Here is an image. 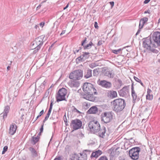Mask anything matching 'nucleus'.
Instances as JSON below:
<instances>
[{
    "label": "nucleus",
    "mask_w": 160,
    "mask_h": 160,
    "mask_svg": "<svg viewBox=\"0 0 160 160\" xmlns=\"http://www.w3.org/2000/svg\"><path fill=\"white\" fill-rule=\"evenodd\" d=\"M128 87L125 86L119 92V95L120 96L124 97L127 95L128 93Z\"/></svg>",
    "instance_id": "nucleus-18"
},
{
    "label": "nucleus",
    "mask_w": 160,
    "mask_h": 160,
    "mask_svg": "<svg viewBox=\"0 0 160 160\" xmlns=\"http://www.w3.org/2000/svg\"><path fill=\"white\" fill-rule=\"evenodd\" d=\"M53 100H51V103L50 105V107H52V108L53 106Z\"/></svg>",
    "instance_id": "nucleus-55"
},
{
    "label": "nucleus",
    "mask_w": 160,
    "mask_h": 160,
    "mask_svg": "<svg viewBox=\"0 0 160 160\" xmlns=\"http://www.w3.org/2000/svg\"><path fill=\"white\" fill-rule=\"evenodd\" d=\"M121 49H119L118 50H112V52L115 54H118L121 51Z\"/></svg>",
    "instance_id": "nucleus-40"
},
{
    "label": "nucleus",
    "mask_w": 160,
    "mask_h": 160,
    "mask_svg": "<svg viewBox=\"0 0 160 160\" xmlns=\"http://www.w3.org/2000/svg\"><path fill=\"white\" fill-rule=\"evenodd\" d=\"M104 74L105 76L111 78H113L114 76V72L112 70L106 71Z\"/></svg>",
    "instance_id": "nucleus-23"
},
{
    "label": "nucleus",
    "mask_w": 160,
    "mask_h": 160,
    "mask_svg": "<svg viewBox=\"0 0 160 160\" xmlns=\"http://www.w3.org/2000/svg\"><path fill=\"white\" fill-rule=\"evenodd\" d=\"M87 38H85L84 40L82 42L81 45L83 47L84 49H88L91 48L92 46L94 44L91 41L89 42V43L87 44Z\"/></svg>",
    "instance_id": "nucleus-13"
},
{
    "label": "nucleus",
    "mask_w": 160,
    "mask_h": 160,
    "mask_svg": "<svg viewBox=\"0 0 160 160\" xmlns=\"http://www.w3.org/2000/svg\"><path fill=\"white\" fill-rule=\"evenodd\" d=\"M91 151L88 150H84L81 153V160H87V156L90 154Z\"/></svg>",
    "instance_id": "nucleus-16"
},
{
    "label": "nucleus",
    "mask_w": 160,
    "mask_h": 160,
    "mask_svg": "<svg viewBox=\"0 0 160 160\" xmlns=\"http://www.w3.org/2000/svg\"><path fill=\"white\" fill-rule=\"evenodd\" d=\"M17 125L14 123H12L10 125L9 130V133L11 135H13L16 132L17 129Z\"/></svg>",
    "instance_id": "nucleus-17"
},
{
    "label": "nucleus",
    "mask_w": 160,
    "mask_h": 160,
    "mask_svg": "<svg viewBox=\"0 0 160 160\" xmlns=\"http://www.w3.org/2000/svg\"><path fill=\"white\" fill-rule=\"evenodd\" d=\"M66 31L65 30H63L62 32L60 34V36L62 35V34H64L65 33Z\"/></svg>",
    "instance_id": "nucleus-63"
},
{
    "label": "nucleus",
    "mask_w": 160,
    "mask_h": 160,
    "mask_svg": "<svg viewBox=\"0 0 160 160\" xmlns=\"http://www.w3.org/2000/svg\"><path fill=\"white\" fill-rule=\"evenodd\" d=\"M53 100H51V103L50 105V107H52V108L53 106Z\"/></svg>",
    "instance_id": "nucleus-54"
},
{
    "label": "nucleus",
    "mask_w": 160,
    "mask_h": 160,
    "mask_svg": "<svg viewBox=\"0 0 160 160\" xmlns=\"http://www.w3.org/2000/svg\"><path fill=\"white\" fill-rule=\"evenodd\" d=\"M82 89L87 94H95L97 93L96 90L93 85L89 83H85L83 85Z\"/></svg>",
    "instance_id": "nucleus-5"
},
{
    "label": "nucleus",
    "mask_w": 160,
    "mask_h": 160,
    "mask_svg": "<svg viewBox=\"0 0 160 160\" xmlns=\"http://www.w3.org/2000/svg\"><path fill=\"white\" fill-rule=\"evenodd\" d=\"M28 149L31 152L32 158H34L38 156V153L33 148L30 147L28 148Z\"/></svg>",
    "instance_id": "nucleus-22"
},
{
    "label": "nucleus",
    "mask_w": 160,
    "mask_h": 160,
    "mask_svg": "<svg viewBox=\"0 0 160 160\" xmlns=\"http://www.w3.org/2000/svg\"><path fill=\"white\" fill-rule=\"evenodd\" d=\"M54 43H54L53 44H52L50 46V47H49V48L48 49V51L49 52H50V51L52 49V48L53 46H54Z\"/></svg>",
    "instance_id": "nucleus-45"
},
{
    "label": "nucleus",
    "mask_w": 160,
    "mask_h": 160,
    "mask_svg": "<svg viewBox=\"0 0 160 160\" xmlns=\"http://www.w3.org/2000/svg\"><path fill=\"white\" fill-rule=\"evenodd\" d=\"M98 66V64L96 63H92L89 65V67L92 68H93Z\"/></svg>",
    "instance_id": "nucleus-38"
},
{
    "label": "nucleus",
    "mask_w": 160,
    "mask_h": 160,
    "mask_svg": "<svg viewBox=\"0 0 160 160\" xmlns=\"http://www.w3.org/2000/svg\"><path fill=\"white\" fill-rule=\"evenodd\" d=\"M45 23L44 22H40L39 24V25L40 26H41L42 28L44 25Z\"/></svg>",
    "instance_id": "nucleus-49"
},
{
    "label": "nucleus",
    "mask_w": 160,
    "mask_h": 160,
    "mask_svg": "<svg viewBox=\"0 0 160 160\" xmlns=\"http://www.w3.org/2000/svg\"><path fill=\"white\" fill-rule=\"evenodd\" d=\"M32 48H33L32 49H34L32 52V54H35L37 52H38L41 48L39 47V46L38 47L37 46H34Z\"/></svg>",
    "instance_id": "nucleus-30"
},
{
    "label": "nucleus",
    "mask_w": 160,
    "mask_h": 160,
    "mask_svg": "<svg viewBox=\"0 0 160 160\" xmlns=\"http://www.w3.org/2000/svg\"><path fill=\"white\" fill-rule=\"evenodd\" d=\"M102 154V152L100 150H98L94 152H92L91 156V157L92 158H97L99 156Z\"/></svg>",
    "instance_id": "nucleus-24"
},
{
    "label": "nucleus",
    "mask_w": 160,
    "mask_h": 160,
    "mask_svg": "<svg viewBox=\"0 0 160 160\" xmlns=\"http://www.w3.org/2000/svg\"><path fill=\"white\" fill-rule=\"evenodd\" d=\"M141 149L139 147H136L130 149L129 151V155L131 158L133 160H137L139 157V153Z\"/></svg>",
    "instance_id": "nucleus-6"
},
{
    "label": "nucleus",
    "mask_w": 160,
    "mask_h": 160,
    "mask_svg": "<svg viewBox=\"0 0 160 160\" xmlns=\"http://www.w3.org/2000/svg\"><path fill=\"white\" fill-rule=\"evenodd\" d=\"M151 92H152V91L150 89H149V88H148V89L147 94H150V93H151Z\"/></svg>",
    "instance_id": "nucleus-59"
},
{
    "label": "nucleus",
    "mask_w": 160,
    "mask_h": 160,
    "mask_svg": "<svg viewBox=\"0 0 160 160\" xmlns=\"http://www.w3.org/2000/svg\"><path fill=\"white\" fill-rule=\"evenodd\" d=\"M69 78L74 80H79L80 79V70H74L70 74Z\"/></svg>",
    "instance_id": "nucleus-11"
},
{
    "label": "nucleus",
    "mask_w": 160,
    "mask_h": 160,
    "mask_svg": "<svg viewBox=\"0 0 160 160\" xmlns=\"http://www.w3.org/2000/svg\"><path fill=\"white\" fill-rule=\"evenodd\" d=\"M102 41H99L97 44L98 46H100L102 44Z\"/></svg>",
    "instance_id": "nucleus-56"
},
{
    "label": "nucleus",
    "mask_w": 160,
    "mask_h": 160,
    "mask_svg": "<svg viewBox=\"0 0 160 160\" xmlns=\"http://www.w3.org/2000/svg\"><path fill=\"white\" fill-rule=\"evenodd\" d=\"M10 109V107L9 106H6L5 107L4 110V113L3 114V118H6L7 117L8 113L9 112Z\"/></svg>",
    "instance_id": "nucleus-28"
},
{
    "label": "nucleus",
    "mask_w": 160,
    "mask_h": 160,
    "mask_svg": "<svg viewBox=\"0 0 160 160\" xmlns=\"http://www.w3.org/2000/svg\"><path fill=\"white\" fill-rule=\"evenodd\" d=\"M76 61L77 64L79 63L80 62V56L77 58L76 59Z\"/></svg>",
    "instance_id": "nucleus-47"
},
{
    "label": "nucleus",
    "mask_w": 160,
    "mask_h": 160,
    "mask_svg": "<svg viewBox=\"0 0 160 160\" xmlns=\"http://www.w3.org/2000/svg\"><path fill=\"white\" fill-rule=\"evenodd\" d=\"M134 80L137 82H141V80L140 79H139L138 78H137L136 77L134 76Z\"/></svg>",
    "instance_id": "nucleus-43"
},
{
    "label": "nucleus",
    "mask_w": 160,
    "mask_h": 160,
    "mask_svg": "<svg viewBox=\"0 0 160 160\" xmlns=\"http://www.w3.org/2000/svg\"><path fill=\"white\" fill-rule=\"evenodd\" d=\"M148 18L146 17L143 18L140 20L139 26V28L136 34L139 33L140 29L142 28L144 24L148 21Z\"/></svg>",
    "instance_id": "nucleus-15"
},
{
    "label": "nucleus",
    "mask_w": 160,
    "mask_h": 160,
    "mask_svg": "<svg viewBox=\"0 0 160 160\" xmlns=\"http://www.w3.org/2000/svg\"><path fill=\"white\" fill-rule=\"evenodd\" d=\"M132 90V96L133 98V102H135L137 98V95L135 93V91L134 90V87L133 84H132L131 86Z\"/></svg>",
    "instance_id": "nucleus-27"
},
{
    "label": "nucleus",
    "mask_w": 160,
    "mask_h": 160,
    "mask_svg": "<svg viewBox=\"0 0 160 160\" xmlns=\"http://www.w3.org/2000/svg\"><path fill=\"white\" fill-rule=\"evenodd\" d=\"M46 83V82H45V81H44V82L41 84L40 86L41 88H44Z\"/></svg>",
    "instance_id": "nucleus-46"
},
{
    "label": "nucleus",
    "mask_w": 160,
    "mask_h": 160,
    "mask_svg": "<svg viewBox=\"0 0 160 160\" xmlns=\"http://www.w3.org/2000/svg\"><path fill=\"white\" fill-rule=\"evenodd\" d=\"M90 106V104L87 102H84L82 103V108L84 109L85 110L88 109Z\"/></svg>",
    "instance_id": "nucleus-31"
},
{
    "label": "nucleus",
    "mask_w": 160,
    "mask_h": 160,
    "mask_svg": "<svg viewBox=\"0 0 160 160\" xmlns=\"http://www.w3.org/2000/svg\"><path fill=\"white\" fill-rule=\"evenodd\" d=\"M151 0H145L144 2V4H147Z\"/></svg>",
    "instance_id": "nucleus-58"
},
{
    "label": "nucleus",
    "mask_w": 160,
    "mask_h": 160,
    "mask_svg": "<svg viewBox=\"0 0 160 160\" xmlns=\"http://www.w3.org/2000/svg\"><path fill=\"white\" fill-rule=\"evenodd\" d=\"M44 38L45 36H41L36 38L35 40L31 43L32 47L34 46L41 48L43 44Z\"/></svg>",
    "instance_id": "nucleus-9"
},
{
    "label": "nucleus",
    "mask_w": 160,
    "mask_h": 160,
    "mask_svg": "<svg viewBox=\"0 0 160 160\" xmlns=\"http://www.w3.org/2000/svg\"><path fill=\"white\" fill-rule=\"evenodd\" d=\"M111 103L112 104L113 110L116 112L122 110L126 105L124 100L121 98L116 99L112 102Z\"/></svg>",
    "instance_id": "nucleus-2"
},
{
    "label": "nucleus",
    "mask_w": 160,
    "mask_h": 160,
    "mask_svg": "<svg viewBox=\"0 0 160 160\" xmlns=\"http://www.w3.org/2000/svg\"><path fill=\"white\" fill-rule=\"evenodd\" d=\"M109 152L110 154V156L112 157L115 156L118 154L117 152V149H111L109 150Z\"/></svg>",
    "instance_id": "nucleus-26"
},
{
    "label": "nucleus",
    "mask_w": 160,
    "mask_h": 160,
    "mask_svg": "<svg viewBox=\"0 0 160 160\" xmlns=\"http://www.w3.org/2000/svg\"><path fill=\"white\" fill-rule=\"evenodd\" d=\"M18 95V92L17 91H15L14 92V96L16 97H17Z\"/></svg>",
    "instance_id": "nucleus-48"
},
{
    "label": "nucleus",
    "mask_w": 160,
    "mask_h": 160,
    "mask_svg": "<svg viewBox=\"0 0 160 160\" xmlns=\"http://www.w3.org/2000/svg\"><path fill=\"white\" fill-rule=\"evenodd\" d=\"M107 96L111 98H114L117 97V94L116 91L113 90H109L107 92Z\"/></svg>",
    "instance_id": "nucleus-19"
},
{
    "label": "nucleus",
    "mask_w": 160,
    "mask_h": 160,
    "mask_svg": "<svg viewBox=\"0 0 160 160\" xmlns=\"http://www.w3.org/2000/svg\"><path fill=\"white\" fill-rule=\"evenodd\" d=\"M44 113V110H42L40 112L39 115L41 117Z\"/></svg>",
    "instance_id": "nucleus-53"
},
{
    "label": "nucleus",
    "mask_w": 160,
    "mask_h": 160,
    "mask_svg": "<svg viewBox=\"0 0 160 160\" xmlns=\"http://www.w3.org/2000/svg\"><path fill=\"white\" fill-rule=\"evenodd\" d=\"M88 127L91 131L93 133L98 132V135L100 137L103 138L105 136L106 128L103 127L101 128L100 125L98 121H92L90 122L88 124Z\"/></svg>",
    "instance_id": "nucleus-1"
},
{
    "label": "nucleus",
    "mask_w": 160,
    "mask_h": 160,
    "mask_svg": "<svg viewBox=\"0 0 160 160\" xmlns=\"http://www.w3.org/2000/svg\"><path fill=\"white\" fill-rule=\"evenodd\" d=\"M70 126L73 129L72 131L80 129V119H76L72 120L70 123Z\"/></svg>",
    "instance_id": "nucleus-10"
},
{
    "label": "nucleus",
    "mask_w": 160,
    "mask_h": 160,
    "mask_svg": "<svg viewBox=\"0 0 160 160\" xmlns=\"http://www.w3.org/2000/svg\"><path fill=\"white\" fill-rule=\"evenodd\" d=\"M147 99L149 100H152L153 98V96L152 94H147L146 95Z\"/></svg>",
    "instance_id": "nucleus-34"
},
{
    "label": "nucleus",
    "mask_w": 160,
    "mask_h": 160,
    "mask_svg": "<svg viewBox=\"0 0 160 160\" xmlns=\"http://www.w3.org/2000/svg\"><path fill=\"white\" fill-rule=\"evenodd\" d=\"M98 108L95 106H93L89 109L87 112L89 114H95L98 112Z\"/></svg>",
    "instance_id": "nucleus-21"
},
{
    "label": "nucleus",
    "mask_w": 160,
    "mask_h": 160,
    "mask_svg": "<svg viewBox=\"0 0 160 160\" xmlns=\"http://www.w3.org/2000/svg\"><path fill=\"white\" fill-rule=\"evenodd\" d=\"M8 147L7 146H5L3 148V150L2 152V154H4L5 152L7 151L8 150Z\"/></svg>",
    "instance_id": "nucleus-39"
},
{
    "label": "nucleus",
    "mask_w": 160,
    "mask_h": 160,
    "mask_svg": "<svg viewBox=\"0 0 160 160\" xmlns=\"http://www.w3.org/2000/svg\"><path fill=\"white\" fill-rule=\"evenodd\" d=\"M94 27L98 29V24L97 22H95L94 23Z\"/></svg>",
    "instance_id": "nucleus-52"
},
{
    "label": "nucleus",
    "mask_w": 160,
    "mask_h": 160,
    "mask_svg": "<svg viewBox=\"0 0 160 160\" xmlns=\"http://www.w3.org/2000/svg\"><path fill=\"white\" fill-rule=\"evenodd\" d=\"M49 92H46L44 94V95L43 97V98H47L48 97V96Z\"/></svg>",
    "instance_id": "nucleus-51"
},
{
    "label": "nucleus",
    "mask_w": 160,
    "mask_h": 160,
    "mask_svg": "<svg viewBox=\"0 0 160 160\" xmlns=\"http://www.w3.org/2000/svg\"><path fill=\"white\" fill-rule=\"evenodd\" d=\"M51 111H48V113H47L46 114V115H48V116L49 117V116H50V114H51Z\"/></svg>",
    "instance_id": "nucleus-61"
},
{
    "label": "nucleus",
    "mask_w": 160,
    "mask_h": 160,
    "mask_svg": "<svg viewBox=\"0 0 160 160\" xmlns=\"http://www.w3.org/2000/svg\"><path fill=\"white\" fill-rule=\"evenodd\" d=\"M56 123H57V122H53L52 123V124L53 125V127H54V129H55V128H56V126H55V125L56 124Z\"/></svg>",
    "instance_id": "nucleus-62"
},
{
    "label": "nucleus",
    "mask_w": 160,
    "mask_h": 160,
    "mask_svg": "<svg viewBox=\"0 0 160 160\" xmlns=\"http://www.w3.org/2000/svg\"><path fill=\"white\" fill-rule=\"evenodd\" d=\"M35 135L32 137V139L31 140V142L33 145H35L39 141L40 137L39 136H37L36 137H35Z\"/></svg>",
    "instance_id": "nucleus-25"
},
{
    "label": "nucleus",
    "mask_w": 160,
    "mask_h": 160,
    "mask_svg": "<svg viewBox=\"0 0 160 160\" xmlns=\"http://www.w3.org/2000/svg\"><path fill=\"white\" fill-rule=\"evenodd\" d=\"M32 158H29L28 157L26 158L25 159V160H33V159Z\"/></svg>",
    "instance_id": "nucleus-64"
},
{
    "label": "nucleus",
    "mask_w": 160,
    "mask_h": 160,
    "mask_svg": "<svg viewBox=\"0 0 160 160\" xmlns=\"http://www.w3.org/2000/svg\"><path fill=\"white\" fill-rule=\"evenodd\" d=\"M80 143V141L79 140L77 139V140L75 142L74 146L76 149H78V147L79 146V144Z\"/></svg>",
    "instance_id": "nucleus-33"
},
{
    "label": "nucleus",
    "mask_w": 160,
    "mask_h": 160,
    "mask_svg": "<svg viewBox=\"0 0 160 160\" xmlns=\"http://www.w3.org/2000/svg\"><path fill=\"white\" fill-rule=\"evenodd\" d=\"M98 160H108L106 156H102Z\"/></svg>",
    "instance_id": "nucleus-42"
},
{
    "label": "nucleus",
    "mask_w": 160,
    "mask_h": 160,
    "mask_svg": "<svg viewBox=\"0 0 160 160\" xmlns=\"http://www.w3.org/2000/svg\"><path fill=\"white\" fill-rule=\"evenodd\" d=\"M92 75V70L90 69H88L86 74L85 75L84 77L86 78H88L91 77Z\"/></svg>",
    "instance_id": "nucleus-29"
},
{
    "label": "nucleus",
    "mask_w": 160,
    "mask_h": 160,
    "mask_svg": "<svg viewBox=\"0 0 160 160\" xmlns=\"http://www.w3.org/2000/svg\"><path fill=\"white\" fill-rule=\"evenodd\" d=\"M152 41L150 37H148L143 39V47L147 50L153 52L157 53V51L154 48H157L154 44Z\"/></svg>",
    "instance_id": "nucleus-3"
},
{
    "label": "nucleus",
    "mask_w": 160,
    "mask_h": 160,
    "mask_svg": "<svg viewBox=\"0 0 160 160\" xmlns=\"http://www.w3.org/2000/svg\"><path fill=\"white\" fill-rule=\"evenodd\" d=\"M69 85L71 88L78 87L80 85V82L77 80H70L68 82Z\"/></svg>",
    "instance_id": "nucleus-20"
},
{
    "label": "nucleus",
    "mask_w": 160,
    "mask_h": 160,
    "mask_svg": "<svg viewBox=\"0 0 160 160\" xmlns=\"http://www.w3.org/2000/svg\"><path fill=\"white\" fill-rule=\"evenodd\" d=\"M68 6H69V3H68L67 5L66 6L64 7L63 8V10H65L67 8H68Z\"/></svg>",
    "instance_id": "nucleus-60"
},
{
    "label": "nucleus",
    "mask_w": 160,
    "mask_h": 160,
    "mask_svg": "<svg viewBox=\"0 0 160 160\" xmlns=\"http://www.w3.org/2000/svg\"><path fill=\"white\" fill-rule=\"evenodd\" d=\"M61 158L60 156H58V157H56L54 160H61Z\"/></svg>",
    "instance_id": "nucleus-50"
},
{
    "label": "nucleus",
    "mask_w": 160,
    "mask_h": 160,
    "mask_svg": "<svg viewBox=\"0 0 160 160\" xmlns=\"http://www.w3.org/2000/svg\"><path fill=\"white\" fill-rule=\"evenodd\" d=\"M63 120H64V121L65 122V125L66 126H68L69 125V124L68 123V120H67V119L66 118V113L65 114V115H64V116H63Z\"/></svg>",
    "instance_id": "nucleus-37"
},
{
    "label": "nucleus",
    "mask_w": 160,
    "mask_h": 160,
    "mask_svg": "<svg viewBox=\"0 0 160 160\" xmlns=\"http://www.w3.org/2000/svg\"><path fill=\"white\" fill-rule=\"evenodd\" d=\"M150 38L152 41L154 45L157 48L160 46V32H153L152 34L151 35Z\"/></svg>",
    "instance_id": "nucleus-7"
},
{
    "label": "nucleus",
    "mask_w": 160,
    "mask_h": 160,
    "mask_svg": "<svg viewBox=\"0 0 160 160\" xmlns=\"http://www.w3.org/2000/svg\"><path fill=\"white\" fill-rule=\"evenodd\" d=\"M72 112H77L78 113H80V111L78 110L74 106H72Z\"/></svg>",
    "instance_id": "nucleus-36"
},
{
    "label": "nucleus",
    "mask_w": 160,
    "mask_h": 160,
    "mask_svg": "<svg viewBox=\"0 0 160 160\" xmlns=\"http://www.w3.org/2000/svg\"><path fill=\"white\" fill-rule=\"evenodd\" d=\"M41 6H42L41 4H39V5H38V6L37 7V8H36V10H38V9H39L40 8H41Z\"/></svg>",
    "instance_id": "nucleus-57"
},
{
    "label": "nucleus",
    "mask_w": 160,
    "mask_h": 160,
    "mask_svg": "<svg viewBox=\"0 0 160 160\" xmlns=\"http://www.w3.org/2000/svg\"><path fill=\"white\" fill-rule=\"evenodd\" d=\"M80 153L77 154L76 153H74V154L72 155V157L74 158L75 160H80L79 159Z\"/></svg>",
    "instance_id": "nucleus-32"
},
{
    "label": "nucleus",
    "mask_w": 160,
    "mask_h": 160,
    "mask_svg": "<svg viewBox=\"0 0 160 160\" xmlns=\"http://www.w3.org/2000/svg\"><path fill=\"white\" fill-rule=\"evenodd\" d=\"M113 113L112 112H107L102 113L101 118L102 121L105 123L109 122L112 119Z\"/></svg>",
    "instance_id": "nucleus-8"
},
{
    "label": "nucleus",
    "mask_w": 160,
    "mask_h": 160,
    "mask_svg": "<svg viewBox=\"0 0 160 160\" xmlns=\"http://www.w3.org/2000/svg\"><path fill=\"white\" fill-rule=\"evenodd\" d=\"M93 94L88 93V94H81V98L85 99L89 101L95 102L97 101V98L93 95Z\"/></svg>",
    "instance_id": "nucleus-12"
},
{
    "label": "nucleus",
    "mask_w": 160,
    "mask_h": 160,
    "mask_svg": "<svg viewBox=\"0 0 160 160\" xmlns=\"http://www.w3.org/2000/svg\"><path fill=\"white\" fill-rule=\"evenodd\" d=\"M98 84L102 87L106 88H109L112 87V84L110 82L106 80H102L98 81Z\"/></svg>",
    "instance_id": "nucleus-14"
},
{
    "label": "nucleus",
    "mask_w": 160,
    "mask_h": 160,
    "mask_svg": "<svg viewBox=\"0 0 160 160\" xmlns=\"http://www.w3.org/2000/svg\"><path fill=\"white\" fill-rule=\"evenodd\" d=\"M67 93V90L64 88L59 89L56 94V101H67L65 96Z\"/></svg>",
    "instance_id": "nucleus-4"
},
{
    "label": "nucleus",
    "mask_w": 160,
    "mask_h": 160,
    "mask_svg": "<svg viewBox=\"0 0 160 160\" xmlns=\"http://www.w3.org/2000/svg\"><path fill=\"white\" fill-rule=\"evenodd\" d=\"M89 54V53L88 52H83V57H84L85 58H88V55Z\"/></svg>",
    "instance_id": "nucleus-41"
},
{
    "label": "nucleus",
    "mask_w": 160,
    "mask_h": 160,
    "mask_svg": "<svg viewBox=\"0 0 160 160\" xmlns=\"http://www.w3.org/2000/svg\"><path fill=\"white\" fill-rule=\"evenodd\" d=\"M43 127L44 125L43 124H42V125L41 128L39 129L40 131L41 132H43Z\"/></svg>",
    "instance_id": "nucleus-44"
},
{
    "label": "nucleus",
    "mask_w": 160,
    "mask_h": 160,
    "mask_svg": "<svg viewBox=\"0 0 160 160\" xmlns=\"http://www.w3.org/2000/svg\"><path fill=\"white\" fill-rule=\"evenodd\" d=\"M98 69L96 68L93 70V75L94 76H97L98 74Z\"/></svg>",
    "instance_id": "nucleus-35"
}]
</instances>
